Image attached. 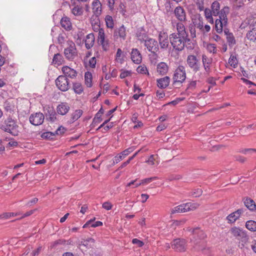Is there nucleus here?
Returning <instances> with one entry per match:
<instances>
[{"instance_id":"1","label":"nucleus","mask_w":256,"mask_h":256,"mask_svg":"<svg viewBox=\"0 0 256 256\" xmlns=\"http://www.w3.org/2000/svg\"><path fill=\"white\" fill-rule=\"evenodd\" d=\"M192 236L190 241L194 244V248L198 250H203L206 246V242L204 240L206 237L204 233L198 228L192 229Z\"/></svg>"},{"instance_id":"2","label":"nucleus","mask_w":256,"mask_h":256,"mask_svg":"<svg viewBox=\"0 0 256 256\" xmlns=\"http://www.w3.org/2000/svg\"><path fill=\"white\" fill-rule=\"evenodd\" d=\"M170 42L174 50L177 51H182L185 46L186 42H190V40L186 37L172 34L169 36Z\"/></svg>"},{"instance_id":"3","label":"nucleus","mask_w":256,"mask_h":256,"mask_svg":"<svg viewBox=\"0 0 256 256\" xmlns=\"http://www.w3.org/2000/svg\"><path fill=\"white\" fill-rule=\"evenodd\" d=\"M4 124L5 125H2L0 126L2 130L10 133L14 136H17L18 134V126L11 118H8L4 121Z\"/></svg>"},{"instance_id":"4","label":"nucleus","mask_w":256,"mask_h":256,"mask_svg":"<svg viewBox=\"0 0 256 256\" xmlns=\"http://www.w3.org/2000/svg\"><path fill=\"white\" fill-rule=\"evenodd\" d=\"M199 206L198 203L188 202L176 206L171 210L172 214L184 213L190 210H194Z\"/></svg>"},{"instance_id":"5","label":"nucleus","mask_w":256,"mask_h":256,"mask_svg":"<svg viewBox=\"0 0 256 256\" xmlns=\"http://www.w3.org/2000/svg\"><path fill=\"white\" fill-rule=\"evenodd\" d=\"M230 232L234 237L241 241L242 246H244L248 242L249 236L242 229L235 226L230 229Z\"/></svg>"},{"instance_id":"6","label":"nucleus","mask_w":256,"mask_h":256,"mask_svg":"<svg viewBox=\"0 0 256 256\" xmlns=\"http://www.w3.org/2000/svg\"><path fill=\"white\" fill-rule=\"evenodd\" d=\"M186 64L194 72H198L200 70V64L196 56L188 55L186 59Z\"/></svg>"},{"instance_id":"7","label":"nucleus","mask_w":256,"mask_h":256,"mask_svg":"<svg viewBox=\"0 0 256 256\" xmlns=\"http://www.w3.org/2000/svg\"><path fill=\"white\" fill-rule=\"evenodd\" d=\"M202 66L204 70V72L200 74V77L204 78L209 76L211 72L210 66L212 63V60L208 58L206 55L203 54L202 56Z\"/></svg>"},{"instance_id":"8","label":"nucleus","mask_w":256,"mask_h":256,"mask_svg":"<svg viewBox=\"0 0 256 256\" xmlns=\"http://www.w3.org/2000/svg\"><path fill=\"white\" fill-rule=\"evenodd\" d=\"M57 88L62 92H66L70 88V82L66 76H59L56 80Z\"/></svg>"},{"instance_id":"9","label":"nucleus","mask_w":256,"mask_h":256,"mask_svg":"<svg viewBox=\"0 0 256 256\" xmlns=\"http://www.w3.org/2000/svg\"><path fill=\"white\" fill-rule=\"evenodd\" d=\"M68 46L64 49V54L66 58L69 60L74 58L76 55V49L74 42L72 41H68Z\"/></svg>"},{"instance_id":"10","label":"nucleus","mask_w":256,"mask_h":256,"mask_svg":"<svg viewBox=\"0 0 256 256\" xmlns=\"http://www.w3.org/2000/svg\"><path fill=\"white\" fill-rule=\"evenodd\" d=\"M186 78V72L185 67L183 66H179L176 70L173 79L174 82L182 83Z\"/></svg>"},{"instance_id":"11","label":"nucleus","mask_w":256,"mask_h":256,"mask_svg":"<svg viewBox=\"0 0 256 256\" xmlns=\"http://www.w3.org/2000/svg\"><path fill=\"white\" fill-rule=\"evenodd\" d=\"M171 246L176 252H184L186 249V241L184 239H175L172 242Z\"/></svg>"},{"instance_id":"12","label":"nucleus","mask_w":256,"mask_h":256,"mask_svg":"<svg viewBox=\"0 0 256 256\" xmlns=\"http://www.w3.org/2000/svg\"><path fill=\"white\" fill-rule=\"evenodd\" d=\"M184 22L172 21V24L174 28H176L177 32H174L178 36H184L188 38V34L186 30L185 26L183 23Z\"/></svg>"},{"instance_id":"13","label":"nucleus","mask_w":256,"mask_h":256,"mask_svg":"<svg viewBox=\"0 0 256 256\" xmlns=\"http://www.w3.org/2000/svg\"><path fill=\"white\" fill-rule=\"evenodd\" d=\"M98 42L102 46L103 50L107 51L109 50L110 42L108 40L105 38L104 30H101L98 32Z\"/></svg>"},{"instance_id":"14","label":"nucleus","mask_w":256,"mask_h":256,"mask_svg":"<svg viewBox=\"0 0 256 256\" xmlns=\"http://www.w3.org/2000/svg\"><path fill=\"white\" fill-rule=\"evenodd\" d=\"M174 14L178 22H184L186 20V12L181 6H179L175 8Z\"/></svg>"},{"instance_id":"15","label":"nucleus","mask_w":256,"mask_h":256,"mask_svg":"<svg viewBox=\"0 0 256 256\" xmlns=\"http://www.w3.org/2000/svg\"><path fill=\"white\" fill-rule=\"evenodd\" d=\"M44 116L42 112H36L32 114L29 118L30 122L34 126L42 124L44 120Z\"/></svg>"},{"instance_id":"16","label":"nucleus","mask_w":256,"mask_h":256,"mask_svg":"<svg viewBox=\"0 0 256 256\" xmlns=\"http://www.w3.org/2000/svg\"><path fill=\"white\" fill-rule=\"evenodd\" d=\"M144 46L149 52L156 53L158 50V45L156 40L150 38L144 42Z\"/></svg>"},{"instance_id":"17","label":"nucleus","mask_w":256,"mask_h":256,"mask_svg":"<svg viewBox=\"0 0 256 256\" xmlns=\"http://www.w3.org/2000/svg\"><path fill=\"white\" fill-rule=\"evenodd\" d=\"M168 36L167 33L164 32H160L158 34V42L160 48L166 49L169 46Z\"/></svg>"},{"instance_id":"18","label":"nucleus","mask_w":256,"mask_h":256,"mask_svg":"<svg viewBox=\"0 0 256 256\" xmlns=\"http://www.w3.org/2000/svg\"><path fill=\"white\" fill-rule=\"evenodd\" d=\"M92 15L99 16L102 12V4L99 0H94L92 3Z\"/></svg>"},{"instance_id":"19","label":"nucleus","mask_w":256,"mask_h":256,"mask_svg":"<svg viewBox=\"0 0 256 256\" xmlns=\"http://www.w3.org/2000/svg\"><path fill=\"white\" fill-rule=\"evenodd\" d=\"M62 70L64 75L66 78H70L72 79L74 78L77 76V72L73 68H70L68 66H64L62 68Z\"/></svg>"},{"instance_id":"20","label":"nucleus","mask_w":256,"mask_h":256,"mask_svg":"<svg viewBox=\"0 0 256 256\" xmlns=\"http://www.w3.org/2000/svg\"><path fill=\"white\" fill-rule=\"evenodd\" d=\"M130 58L132 61L136 64H140L142 60V56L137 48H132L130 52Z\"/></svg>"},{"instance_id":"21","label":"nucleus","mask_w":256,"mask_h":256,"mask_svg":"<svg viewBox=\"0 0 256 256\" xmlns=\"http://www.w3.org/2000/svg\"><path fill=\"white\" fill-rule=\"evenodd\" d=\"M134 148H129L124 150L122 152L120 153L118 155L116 156L113 160L114 164H118L120 162L125 156H127L130 152H132Z\"/></svg>"},{"instance_id":"22","label":"nucleus","mask_w":256,"mask_h":256,"mask_svg":"<svg viewBox=\"0 0 256 256\" xmlns=\"http://www.w3.org/2000/svg\"><path fill=\"white\" fill-rule=\"evenodd\" d=\"M114 36L116 38H120L122 40H124L126 38V28L122 25L118 28L114 30Z\"/></svg>"},{"instance_id":"23","label":"nucleus","mask_w":256,"mask_h":256,"mask_svg":"<svg viewBox=\"0 0 256 256\" xmlns=\"http://www.w3.org/2000/svg\"><path fill=\"white\" fill-rule=\"evenodd\" d=\"M243 212L242 209H238L236 211L230 214L227 217L226 219L229 223L234 222L240 216L241 214Z\"/></svg>"},{"instance_id":"24","label":"nucleus","mask_w":256,"mask_h":256,"mask_svg":"<svg viewBox=\"0 0 256 256\" xmlns=\"http://www.w3.org/2000/svg\"><path fill=\"white\" fill-rule=\"evenodd\" d=\"M224 33L226 36L227 42L229 46L232 47L236 43L235 38L232 33L230 32L228 28L224 29Z\"/></svg>"},{"instance_id":"25","label":"nucleus","mask_w":256,"mask_h":256,"mask_svg":"<svg viewBox=\"0 0 256 256\" xmlns=\"http://www.w3.org/2000/svg\"><path fill=\"white\" fill-rule=\"evenodd\" d=\"M70 106L66 102H62L56 108L57 112L60 115H65L70 110Z\"/></svg>"},{"instance_id":"26","label":"nucleus","mask_w":256,"mask_h":256,"mask_svg":"<svg viewBox=\"0 0 256 256\" xmlns=\"http://www.w3.org/2000/svg\"><path fill=\"white\" fill-rule=\"evenodd\" d=\"M170 80V78L167 76L158 79L156 80L158 86L162 89L165 88L169 85Z\"/></svg>"},{"instance_id":"27","label":"nucleus","mask_w":256,"mask_h":256,"mask_svg":"<svg viewBox=\"0 0 256 256\" xmlns=\"http://www.w3.org/2000/svg\"><path fill=\"white\" fill-rule=\"evenodd\" d=\"M157 3L160 10L164 9V7L166 10L168 12L171 8V4L167 0H158Z\"/></svg>"},{"instance_id":"28","label":"nucleus","mask_w":256,"mask_h":256,"mask_svg":"<svg viewBox=\"0 0 256 256\" xmlns=\"http://www.w3.org/2000/svg\"><path fill=\"white\" fill-rule=\"evenodd\" d=\"M226 21H222L220 20L216 19L215 22V28L218 33H220L222 32L223 28L227 25Z\"/></svg>"},{"instance_id":"29","label":"nucleus","mask_w":256,"mask_h":256,"mask_svg":"<svg viewBox=\"0 0 256 256\" xmlns=\"http://www.w3.org/2000/svg\"><path fill=\"white\" fill-rule=\"evenodd\" d=\"M94 40L95 38L93 34L90 33L86 36V39L85 40V44L88 49H90L93 46Z\"/></svg>"},{"instance_id":"30","label":"nucleus","mask_w":256,"mask_h":256,"mask_svg":"<svg viewBox=\"0 0 256 256\" xmlns=\"http://www.w3.org/2000/svg\"><path fill=\"white\" fill-rule=\"evenodd\" d=\"M156 70L160 74L164 75L168 71V66L165 62H161L157 65Z\"/></svg>"},{"instance_id":"31","label":"nucleus","mask_w":256,"mask_h":256,"mask_svg":"<svg viewBox=\"0 0 256 256\" xmlns=\"http://www.w3.org/2000/svg\"><path fill=\"white\" fill-rule=\"evenodd\" d=\"M230 10L228 6H224L219 12V18L222 21H226L228 23L227 15L229 14Z\"/></svg>"},{"instance_id":"32","label":"nucleus","mask_w":256,"mask_h":256,"mask_svg":"<svg viewBox=\"0 0 256 256\" xmlns=\"http://www.w3.org/2000/svg\"><path fill=\"white\" fill-rule=\"evenodd\" d=\"M46 116V118L51 122H54L56 120V113L52 108H48Z\"/></svg>"},{"instance_id":"33","label":"nucleus","mask_w":256,"mask_h":256,"mask_svg":"<svg viewBox=\"0 0 256 256\" xmlns=\"http://www.w3.org/2000/svg\"><path fill=\"white\" fill-rule=\"evenodd\" d=\"M246 206L251 211L256 210V204L250 198H246L244 201Z\"/></svg>"},{"instance_id":"34","label":"nucleus","mask_w":256,"mask_h":256,"mask_svg":"<svg viewBox=\"0 0 256 256\" xmlns=\"http://www.w3.org/2000/svg\"><path fill=\"white\" fill-rule=\"evenodd\" d=\"M61 26L66 30H70L72 28V24L70 20L68 17H64L60 20Z\"/></svg>"},{"instance_id":"35","label":"nucleus","mask_w":256,"mask_h":256,"mask_svg":"<svg viewBox=\"0 0 256 256\" xmlns=\"http://www.w3.org/2000/svg\"><path fill=\"white\" fill-rule=\"evenodd\" d=\"M94 243V239L92 238H88L87 239H84L81 240L80 246H83L87 248H91Z\"/></svg>"},{"instance_id":"36","label":"nucleus","mask_w":256,"mask_h":256,"mask_svg":"<svg viewBox=\"0 0 256 256\" xmlns=\"http://www.w3.org/2000/svg\"><path fill=\"white\" fill-rule=\"evenodd\" d=\"M14 107V102L12 99L6 100L4 104V109L8 112H12Z\"/></svg>"},{"instance_id":"37","label":"nucleus","mask_w":256,"mask_h":256,"mask_svg":"<svg viewBox=\"0 0 256 256\" xmlns=\"http://www.w3.org/2000/svg\"><path fill=\"white\" fill-rule=\"evenodd\" d=\"M136 36L138 40L140 42H145L147 40V34L142 28L138 30Z\"/></svg>"},{"instance_id":"38","label":"nucleus","mask_w":256,"mask_h":256,"mask_svg":"<svg viewBox=\"0 0 256 256\" xmlns=\"http://www.w3.org/2000/svg\"><path fill=\"white\" fill-rule=\"evenodd\" d=\"M220 4L218 1H214L211 6L212 12L214 16H217L220 12Z\"/></svg>"},{"instance_id":"39","label":"nucleus","mask_w":256,"mask_h":256,"mask_svg":"<svg viewBox=\"0 0 256 256\" xmlns=\"http://www.w3.org/2000/svg\"><path fill=\"white\" fill-rule=\"evenodd\" d=\"M71 12L75 16H80L82 14L84 10L82 6L76 5L71 9Z\"/></svg>"},{"instance_id":"40","label":"nucleus","mask_w":256,"mask_h":256,"mask_svg":"<svg viewBox=\"0 0 256 256\" xmlns=\"http://www.w3.org/2000/svg\"><path fill=\"white\" fill-rule=\"evenodd\" d=\"M244 22L250 26H256V14H253L248 16Z\"/></svg>"},{"instance_id":"41","label":"nucleus","mask_w":256,"mask_h":256,"mask_svg":"<svg viewBox=\"0 0 256 256\" xmlns=\"http://www.w3.org/2000/svg\"><path fill=\"white\" fill-rule=\"evenodd\" d=\"M72 89L75 93L80 94L84 90L82 84L78 82L73 83Z\"/></svg>"},{"instance_id":"42","label":"nucleus","mask_w":256,"mask_h":256,"mask_svg":"<svg viewBox=\"0 0 256 256\" xmlns=\"http://www.w3.org/2000/svg\"><path fill=\"white\" fill-rule=\"evenodd\" d=\"M82 114V110H77L74 111L71 115L70 122H73L78 120Z\"/></svg>"},{"instance_id":"43","label":"nucleus","mask_w":256,"mask_h":256,"mask_svg":"<svg viewBox=\"0 0 256 256\" xmlns=\"http://www.w3.org/2000/svg\"><path fill=\"white\" fill-rule=\"evenodd\" d=\"M64 61L62 56L60 54H55L52 63L57 64L58 66L60 65Z\"/></svg>"},{"instance_id":"44","label":"nucleus","mask_w":256,"mask_h":256,"mask_svg":"<svg viewBox=\"0 0 256 256\" xmlns=\"http://www.w3.org/2000/svg\"><path fill=\"white\" fill-rule=\"evenodd\" d=\"M85 84L88 87H91L92 86V75L90 72H86L84 75Z\"/></svg>"},{"instance_id":"45","label":"nucleus","mask_w":256,"mask_h":256,"mask_svg":"<svg viewBox=\"0 0 256 256\" xmlns=\"http://www.w3.org/2000/svg\"><path fill=\"white\" fill-rule=\"evenodd\" d=\"M238 63V61L236 54H231L228 60V64L234 68H236L237 66Z\"/></svg>"},{"instance_id":"46","label":"nucleus","mask_w":256,"mask_h":256,"mask_svg":"<svg viewBox=\"0 0 256 256\" xmlns=\"http://www.w3.org/2000/svg\"><path fill=\"white\" fill-rule=\"evenodd\" d=\"M246 228L252 232L256 231V222L254 220H248L246 222Z\"/></svg>"},{"instance_id":"47","label":"nucleus","mask_w":256,"mask_h":256,"mask_svg":"<svg viewBox=\"0 0 256 256\" xmlns=\"http://www.w3.org/2000/svg\"><path fill=\"white\" fill-rule=\"evenodd\" d=\"M105 22L108 28L112 29L114 26V22L112 16L108 15L105 18Z\"/></svg>"},{"instance_id":"48","label":"nucleus","mask_w":256,"mask_h":256,"mask_svg":"<svg viewBox=\"0 0 256 256\" xmlns=\"http://www.w3.org/2000/svg\"><path fill=\"white\" fill-rule=\"evenodd\" d=\"M247 38L250 40L254 42L256 40V28H254L249 31L246 34Z\"/></svg>"},{"instance_id":"49","label":"nucleus","mask_w":256,"mask_h":256,"mask_svg":"<svg viewBox=\"0 0 256 256\" xmlns=\"http://www.w3.org/2000/svg\"><path fill=\"white\" fill-rule=\"evenodd\" d=\"M116 60L120 63H122L124 61V54L120 48H118L117 50L116 55Z\"/></svg>"},{"instance_id":"50","label":"nucleus","mask_w":256,"mask_h":256,"mask_svg":"<svg viewBox=\"0 0 256 256\" xmlns=\"http://www.w3.org/2000/svg\"><path fill=\"white\" fill-rule=\"evenodd\" d=\"M17 213L6 212L0 215V219H8L12 216H16Z\"/></svg>"},{"instance_id":"51","label":"nucleus","mask_w":256,"mask_h":256,"mask_svg":"<svg viewBox=\"0 0 256 256\" xmlns=\"http://www.w3.org/2000/svg\"><path fill=\"white\" fill-rule=\"evenodd\" d=\"M136 71L138 73L141 74H149L146 67L144 66H140L138 67Z\"/></svg>"},{"instance_id":"52","label":"nucleus","mask_w":256,"mask_h":256,"mask_svg":"<svg viewBox=\"0 0 256 256\" xmlns=\"http://www.w3.org/2000/svg\"><path fill=\"white\" fill-rule=\"evenodd\" d=\"M101 117V114H98L96 113V114L95 115L94 118L93 119L92 126H94L96 124L100 122L102 120V118Z\"/></svg>"},{"instance_id":"53","label":"nucleus","mask_w":256,"mask_h":256,"mask_svg":"<svg viewBox=\"0 0 256 256\" xmlns=\"http://www.w3.org/2000/svg\"><path fill=\"white\" fill-rule=\"evenodd\" d=\"M99 16L92 15L90 19L92 26L100 24Z\"/></svg>"},{"instance_id":"54","label":"nucleus","mask_w":256,"mask_h":256,"mask_svg":"<svg viewBox=\"0 0 256 256\" xmlns=\"http://www.w3.org/2000/svg\"><path fill=\"white\" fill-rule=\"evenodd\" d=\"M156 179H157V177H156V176L150 177V178L143 179L140 180L141 184H144V185L148 184L149 183H150V182H152V181L156 180Z\"/></svg>"},{"instance_id":"55","label":"nucleus","mask_w":256,"mask_h":256,"mask_svg":"<svg viewBox=\"0 0 256 256\" xmlns=\"http://www.w3.org/2000/svg\"><path fill=\"white\" fill-rule=\"evenodd\" d=\"M202 191L201 189L198 188L193 190L191 192V196L194 198L198 197L202 195Z\"/></svg>"},{"instance_id":"56","label":"nucleus","mask_w":256,"mask_h":256,"mask_svg":"<svg viewBox=\"0 0 256 256\" xmlns=\"http://www.w3.org/2000/svg\"><path fill=\"white\" fill-rule=\"evenodd\" d=\"M54 136L53 133L49 132H43L41 134V137L44 139H52Z\"/></svg>"},{"instance_id":"57","label":"nucleus","mask_w":256,"mask_h":256,"mask_svg":"<svg viewBox=\"0 0 256 256\" xmlns=\"http://www.w3.org/2000/svg\"><path fill=\"white\" fill-rule=\"evenodd\" d=\"M138 179H136L134 180H132L130 182L128 183L126 186V187H130L132 186V188H137L139 186H140L141 184L140 182H136Z\"/></svg>"},{"instance_id":"58","label":"nucleus","mask_w":256,"mask_h":256,"mask_svg":"<svg viewBox=\"0 0 256 256\" xmlns=\"http://www.w3.org/2000/svg\"><path fill=\"white\" fill-rule=\"evenodd\" d=\"M255 151H256V149H254V148H244V149H242V150H240V152L244 154H252Z\"/></svg>"},{"instance_id":"59","label":"nucleus","mask_w":256,"mask_h":256,"mask_svg":"<svg viewBox=\"0 0 256 256\" xmlns=\"http://www.w3.org/2000/svg\"><path fill=\"white\" fill-rule=\"evenodd\" d=\"M158 155L152 154L146 162H148L150 165H154L155 164L154 162L156 160V158H158Z\"/></svg>"},{"instance_id":"60","label":"nucleus","mask_w":256,"mask_h":256,"mask_svg":"<svg viewBox=\"0 0 256 256\" xmlns=\"http://www.w3.org/2000/svg\"><path fill=\"white\" fill-rule=\"evenodd\" d=\"M102 207L104 209L108 210L112 208V205L110 202H106L103 203Z\"/></svg>"},{"instance_id":"61","label":"nucleus","mask_w":256,"mask_h":256,"mask_svg":"<svg viewBox=\"0 0 256 256\" xmlns=\"http://www.w3.org/2000/svg\"><path fill=\"white\" fill-rule=\"evenodd\" d=\"M132 243L136 244L138 247H142L144 245V242L138 238H134L132 240Z\"/></svg>"},{"instance_id":"62","label":"nucleus","mask_w":256,"mask_h":256,"mask_svg":"<svg viewBox=\"0 0 256 256\" xmlns=\"http://www.w3.org/2000/svg\"><path fill=\"white\" fill-rule=\"evenodd\" d=\"M194 26L200 30L202 32L204 28L203 22L199 20L198 22H195Z\"/></svg>"},{"instance_id":"63","label":"nucleus","mask_w":256,"mask_h":256,"mask_svg":"<svg viewBox=\"0 0 256 256\" xmlns=\"http://www.w3.org/2000/svg\"><path fill=\"white\" fill-rule=\"evenodd\" d=\"M131 72L129 70H124L121 72L120 74V78H124L129 76H130Z\"/></svg>"},{"instance_id":"64","label":"nucleus","mask_w":256,"mask_h":256,"mask_svg":"<svg viewBox=\"0 0 256 256\" xmlns=\"http://www.w3.org/2000/svg\"><path fill=\"white\" fill-rule=\"evenodd\" d=\"M212 12L209 8H206L204 10V16L206 18H210L212 16Z\"/></svg>"}]
</instances>
